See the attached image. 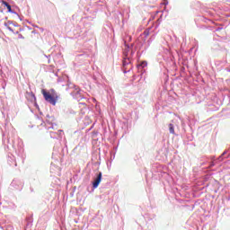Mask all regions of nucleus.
Instances as JSON below:
<instances>
[{"mask_svg": "<svg viewBox=\"0 0 230 230\" xmlns=\"http://www.w3.org/2000/svg\"><path fill=\"white\" fill-rule=\"evenodd\" d=\"M227 150H226L218 158L217 161L220 163L222 161H224V155H226V154H227Z\"/></svg>", "mask_w": 230, "mask_h": 230, "instance_id": "11", "label": "nucleus"}, {"mask_svg": "<svg viewBox=\"0 0 230 230\" xmlns=\"http://www.w3.org/2000/svg\"><path fill=\"white\" fill-rule=\"evenodd\" d=\"M44 57H46V58H49L48 64H51V59H49L51 58V55H44Z\"/></svg>", "mask_w": 230, "mask_h": 230, "instance_id": "14", "label": "nucleus"}, {"mask_svg": "<svg viewBox=\"0 0 230 230\" xmlns=\"http://www.w3.org/2000/svg\"><path fill=\"white\" fill-rule=\"evenodd\" d=\"M50 137H57L56 136H53V132L50 133Z\"/></svg>", "mask_w": 230, "mask_h": 230, "instance_id": "19", "label": "nucleus"}, {"mask_svg": "<svg viewBox=\"0 0 230 230\" xmlns=\"http://www.w3.org/2000/svg\"><path fill=\"white\" fill-rule=\"evenodd\" d=\"M136 54V49H134V44L128 45L127 42H125V49H123V69L124 73H130V70L132 69V66L130 64H132V58H134V55Z\"/></svg>", "mask_w": 230, "mask_h": 230, "instance_id": "2", "label": "nucleus"}, {"mask_svg": "<svg viewBox=\"0 0 230 230\" xmlns=\"http://www.w3.org/2000/svg\"><path fill=\"white\" fill-rule=\"evenodd\" d=\"M4 26H6L7 30H9V31H13V29H12V27L8 26L7 23H4Z\"/></svg>", "mask_w": 230, "mask_h": 230, "instance_id": "15", "label": "nucleus"}, {"mask_svg": "<svg viewBox=\"0 0 230 230\" xmlns=\"http://www.w3.org/2000/svg\"><path fill=\"white\" fill-rule=\"evenodd\" d=\"M29 96H31V102H35V100H37V98L35 97V94L33 93H29Z\"/></svg>", "mask_w": 230, "mask_h": 230, "instance_id": "12", "label": "nucleus"}, {"mask_svg": "<svg viewBox=\"0 0 230 230\" xmlns=\"http://www.w3.org/2000/svg\"><path fill=\"white\" fill-rule=\"evenodd\" d=\"M42 94L48 103H50V105H57V99H55L51 93H48L46 90H42Z\"/></svg>", "mask_w": 230, "mask_h": 230, "instance_id": "5", "label": "nucleus"}, {"mask_svg": "<svg viewBox=\"0 0 230 230\" xmlns=\"http://www.w3.org/2000/svg\"><path fill=\"white\" fill-rule=\"evenodd\" d=\"M13 132H15V130H14V129H13Z\"/></svg>", "mask_w": 230, "mask_h": 230, "instance_id": "22", "label": "nucleus"}, {"mask_svg": "<svg viewBox=\"0 0 230 230\" xmlns=\"http://www.w3.org/2000/svg\"><path fill=\"white\" fill-rule=\"evenodd\" d=\"M146 66H147L146 61H143V62L139 65L140 67H146Z\"/></svg>", "mask_w": 230, "mask_h": 230, "instance_id": "13", "label": "nucleus"}, {"mask_svg": "<svg viewBox=\"0 0 230 230\" xmlns=\"http://www.w3.org/2000/svg\"><path fill=\"white\" fill-rule=\"evenodd\" d=\"M220 30H222V28L218 27L216 29V31H220Z\"/></svg>", "mask_w": 230, "mask_h": 230, "instance_id": "18", "label": "nucleus"}, {"mask_svg": "<svg viewBox=\"0 0 230 230\" xmlns=\"http://www.w3.org/2000/svg\"><path fill=\"white\" fill-rule=\"evenodd\" d=\"M162 4H164V6H167V4H168V0H164V2L162 3Z\"/></svg>", "mask_w": 230, "mask_h": 230, "instance_id": "16", "label": "nucleus"}, {"mask_svg": "<svg viewBox=\"0 0 230 230\" xmlns=\"http://www.w3.org/2000/svg\"><path fill=\"white\" fill-rule=\"evenodd\" d=\"M144 33H145L146 37H148V31H145Z\"/></svg>", "mask_w": 230, "mask_h": 230, "instance_id": "20", "label": "nucleus"}, {"mask_svg": "<svg viewBox=\"0 0 230 230\" xmlns=\"http://www.w3.org/2000/svg\"><path fill=\"white\" fill-rule=\"evenodd\" d=\"M10 188L15 191H22L24 188V181L22 180L14 179L10 184Z\"/></svg>", "mask_w": 230, "mask_h": 230, "instance_id": "3", "label": "nucleus"}, {"mask_svg": "<svg viewBox=\"0 0 230 230\" xmlns=\"http://www.w3.org/2000/svg\"><path fill=\"white\" fill-rule=\"evenodd\" d=\"M8 144L13 148L14 154L11 155L7 158V163L10 166H17V163H24L26 155L24 154V143L22 139L16 137L10 143V134H8Z\"/></svg>", "mask_w": 230, "mask_h": 230, "instance_id": "1", "label": "nucleus"}, {"mask_svg": "<svg viewBox=\"0 0 230 230\" xmlns=\"http://www.w3.org/2000/svg\"><path fill=\"white\" fill-rule=\"evenodd\" d=\"M102 172H100L97 174V177L93 181V190H96V188H98V186H100V183L102 182Z\"/></svg>", "mask_w": 230, "mask_h": 230, "instance_id": "6", "label": "nucleus"}, {"mask_svg": "<svg viewBox=\"0 0 230 230\" xmlns=\"http://www.w3.org/2000/svg\"><path fill=\"white\" fill-rule=\"evenodd\" d=\"M58 132H59V133H60V132H62V130H58Z\"/></svg>", "mask_w": 230, "mask_h": 230, "instance_id": "23", "label": "nucleus"}, {"mask_svg": "<svg viewBox=\"0 0 230 230\" xmlns=\"http://www.w3.org/2000/svg\"><path fill=\"white\" fill-rule=\"evenodd\" d=\"M213 166H215V162L210 163V168H213Z\"/></svg>", "mask_w": 230, "mask_h": 230, "instance_id": "17", "label": "nucleus"}, {"mask_svg": "<svg viewBox=\"0 0 230 230\" xmlns=\"http://www.w3.org/2000/svg\"><path fill=\"white\" fill-rule=\"evenodd\" d=\"M47 123L51 125L49 128H55V127H57V124L53 123V121H55V117H49V115H47Z\"/></svg>", "mask_w": 230, "mask_h": 230, "instance_id": "7", "label": "nucleus"}, {"mask_svg": "<svg viewBox=\"0 0 230 230\" xmlns=\"http://www.w3.org/2000/svg\"><path fill=\"white\" fill-rule=\"evenodd\" d=\"M230 71V70H229Z\"/></svg>", "mask_w": 230, "mask_h": 230, "instance_id": "24", "label": "nucleus"}, {"mask_svg": "<svg viewBox=\"0 0 230 230\" xmlns=\"http://www.w3.org/2000/svg\"><path fill=\"white\" fill-rule=\"evenodd\" d=\"M169 132L170 134H175V127H173V124H169Z\"/></svg>", "mask_w": 230, "mask_h": 230, "instance_id": "9", "label": "nucleus"}, {"mask_svg": "<svg viewBox=\"0 0 230 230\" xmlns=\"http://www.w3.org/2000/svg\"><path fill=\"white\" fill-rule=\"evenodd\" d=\"M3 4H4V6H5L7 8L9 13H15V12H13V10H12V5H10V4L3 1Z\"/></svg>", "mask_w": 230, "mask_h": 230, "instance_id": "8", "label": "nucleus"}, {"mask_svg": "<svg viewBox=\"0 0 230 230\" xmlns=\"http://www.w3.org/2000/svg\"><path fill=\"white\" fill-rule=\"evenodd\" d=\"M74 91L71 93V95L75 100H77V102H80V100H84V95H82V90H80V87L76 85H73Z\"/></svg>", "mask_w": 230, "mask_h": 230, "instance_id": "4", "label": "nucleus"}, {"mask_svg": "<svg viewBox=\"0 0 230 230\" xmlns=\"http://www.w3.org/2000/svg\"><path fill=\"white\" fill-rule=\"evenodd\" d=\"M19 39H23V37L20 34V35H19Z\"/></svg>", "mask_w": 230, "mask_h": 230, "instance_id": "21", "label": "nucleus"}, {"mask_svg": "<svg viewBox=\"0 0 230 230\" xmlns=\"http://www.w3.org/2000/svg\"><path fill=\"white\" fill-rule=\"evenodd\" d=\"M227 150H226L218 158L217 161L220 163L222 161H224V155H226V154H227Z\"/></svg>", "mask_w": 230, "mask_h": 230, "instance_id": "10", "label": "nucleus"}]
</instances>
